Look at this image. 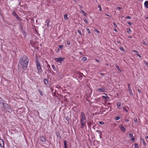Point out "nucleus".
<instances>
[{
    "label": "nucleus",
    "mask_w": 148,
    "mask_h": 148,
    "mask_svg": "<svg viewBox=\"0 0 148 148\" xmlns=\"http://www.w3.org/2000/svg\"><path fill=\"white\" fill-rule=\"evenodd\" d=\"M80 118V123L81 124V128L82 129H84V128H86L87 120L85 115L83 112H81Z\"/></svg>",
    "instance_id": "1"
},
{
    "label": "nucleus",
    "mask_w": 148,
    "mask_h": 148,
    "mask_svg": "<svg viewBox=\"0 0 148 148\" xmlns=\"http://www.w3.org/2000/svg\"><path fill=\"white\" fill-rule=\"evenodd\" d=\"M19 63L22 65L24 69H25L28 65L27 57L25 56H23L21 58Z\"/></svg>",
    "instance_id": "2"
},
{
    "label": "nucleus",
    "mask_w": 148,
    "mask_h": 148,
    "mask_svg": "<svg viewBox=\"0 0 148 148\" xmlns=\"http://www.w3.org/2000/svg\"><path fill=\"white\" fill-rule=\"evenodd\" d=\"M36 68L38 73H41L42 72V69L40 63L38 59L36 60Z\"/></svg>",
    "instance_id": "3"
},
{
    "label": "nucleus",
    "mask_w": 148,
    "mask_h": 148,
    "mask_svg": "<svg viewBox=\"0 0 148 148\" xmlns=\"http://www.w3.org/2000/svg\"><path fill=\"white\" fill-rule=\"evenodd\" d=\"M64 59V58L62 57H60L58 58H55L54 59L57 62L60 63H62V61Z\"/></svg>",
    "instance_id": "4"
},
{
    "label": "nucleus",
    "mask_w": 148,
    "mask_h": 148,
    "mask_svg": "<svg viewBox=\"0 0 148 148\" xmlns=\"http://www.w3.org/2000/svg\"><path fill=\"white\" fill-rule=\"evenodd\" d=\"M119 128L120 129L121 131L123 132L124 133L126 131L125 128L123 126L122 124H121L119 126Z\"/></svg>",
    "instance_id": "5"
},
{
    "label": "nucleus",
    "mask_w": 148,
    "mask_h": 148,
    "mask_svg": "<svg viewBox=\"0 0 148 148\" xmlns=\"http://www.w3.org/2000/svg\"><path fill=\"white\" fill-rule=\"evenodd\" d=\"M97 91L104 92H105V89L104 87H102L100 88H98L97 89Z\"/></svg>",
    "instance_id": "6"
},
{
    "label": "nucleus",
    "mask_w": 148,
    "mask_h": 148,
    "mask_svg": "<svg viewBox=\"0 0 148 148\" xmlns=\"http://www.w3.org/2000/svg\"><path fill=\"white\" fill-rule=\"evenodd\" d=\"M0 146L1 147H4V143L3 140L1 139H0Z\"/></svg>",
    "instance_id": "7"
},
{
    "label": "nucleus",
    "mask_w": 148,
    "mask_h": 148,
    "mask_svg": "<svg viewBox=\"0 0 148 148\" xmlns=\"http://www.w3.org/2000/svg\"><path fill=\"white\" fill-rule=\"evenodd\" d=\"M0 104L3 105V107L6 108L5 106H4V101L1 97H0Z\"/></svg>",
    "instance_id": "8"
},
{
    "label": "nucleus",
    "mask_w": 148,
    "mask_h": 148,
    "mask_svg": "<svg viewBox=\"0 0 148 148\" xmlns=\"http://www.w3.org/2000/svg\"><path fill=\"white\" fill-rule=\"evenodd\" d=\"M103 95H105L106 96L103 95L102 96V97L104 99L106 100H107V99H109V97L107 96V95L106 94L104 93L103 94Z\"/></svg>",
    "instance_id": "9"
},
{
    "label": "nucleus",
    "mask_w": 148,
    "mask_h": 148,
    "mask_svg": "<svg viewBox=\"0 0 148 148\" xmlns=\"http://www.w3.org/2000/svg\"><path fill=\"white\" fill-rule=\"evenodd\" d=\"M50 21L49 20V19H47L46 22H45V25H47V27H49V23L50 22Z\"/></svg>",
    "instance_id": "10"
},
{
    "label": "nucleus",
    "mask_w": 148,
    "mask_h": 148,
    "mask_svg": "<svg viewBox=\"0 0 148 148\" xmlns=\"http://www.w3.org/2000/svg\"><path fill=\"white\" fill-rule=\"evenodd\" d=\"M40 138L41 141L43 142H45L46 141V139L44 136H41L40 137Z\"/></svg>",
    "instance_id": "11"
},
{
    "label": "nucleus",
    "mask_w": 148,
    "mask_h": 148,
    "mask_svg": "<svg viewBox=\"0 0 148 148\" xmlns=\"http://www.w3.org/2000/svg\"><path fill=\"white\" fill-rule=\"evenodd\" d=\"M96 131L97 132H99V137L100 138H101V136L102 134V132L100 130H96Z\"/></svg>",
    "instance_id": "12"
},
{
    "label": "nucleus",
    "mask_w": 148,
    "mask_h": 148,
    "mask_svg": "<svg viewBox=\"0 0 148 148\" xmlns=\"http://www.w3.org/2000/svg\"><path fill=\"white\" fill-rule=\"evenodd\" d=\"M64 19L65 20H67L68 19V14H65L64 15Z\"/></svg>",
    "instance_id": "13"
},
{
    "label": "nucleus",
    "mask_w": 148,
    "mask_h": 148,
    "mask_svg": "<svg viewBox=\"0 0 148 148\" xmlns=\"http://www.w3.org/2000/svg\"><path fill=\"white\" fill-rule=\"evenodd\" d=\"M144 5L145 8H148V1H145L144 3Z\"/></svg>",
    "instance_id": "14"
},
{
    "label": "nucleus",
    "mask_w": 148,
    "mask_h": 148,
    "mask_svg": "<svg viewBox=\"0 0 148 148\" xmlns=\"http://www.w3.org/2000/svg\"><path fill=\"white\" fill-rule=\"evenodd\" d=\"M6 110L7 111L10 113L12 111V110L9 107L6 108Z\"/></svg>",
    "instance_id": "15"
},
{
    "label": "nucleus",
    "mask_w": 148,
    "mask_h": 148,
    "mask_svg": "<svg viewBox=\"0 0 148 148\" xmlns=\"http://www.w3.org/2000/svg\"><path fill=\"white\" fill-rule=\"evenodd\" d=\"M121 103L120 102H118L117 103V108L119 109H121L120 107L121 106Z\"/></svg>",
    "instance_id": "16"
},
{
    "label": "nucleus",
    "mask_w": 148,
    "mask_h": 148,
    "mask_svg": "<svg viewBox=\"0 0 148 148\" xmlns=\"http://www.w3.org/2000/svg\"><path fill=\"white\" fill-rule=\"evenodd\" d=\"M141 140H142V142H143V145H146V143H145V142L144 139V138H141Z\"/></svg>",
    "instance_id": "17"
},
{
    "label": "nucleus",
    "mask_w": 148,
    "mask_h": 148,
    "mask_svg": "<svg viewBox=\"0 0 148 148\" xmlns=\"http://www.w3.org/2000/svg\"><path fill=\"white\" fill-rule=\"evenodd\" d=\"M127 32L128 34H130L132 31L130 28H128L127 29Z\"/></svg>",
    "instance_id": "18"
},
{
    "label": "nucleus",
    "mask_w": 148,
    "mask_h": 148,
    "mask_svg": "<svg viewBox=\"0 0 148 148\" xmlns=\"http://www.w3.org/2000/svg\"><path fill=\"white\" fill-rule=\"evenodd\" d=\"M64 144L65 148H68L67 146L66 142V140L64 141Z\"/></svg>",
    "instance_id": "19"
},
{
    "label": "nucleus",
    "mask_w": 148,
    "mask_h": 148,
    "mask_svg": "<svg viewBox=\"0 0 148 148\" xmlns=\"http://www.w3.org/2000/svg\"><path fill=\"white\" fill-rule=\"evenodd\" d=\"M129 91V93L130 95L131 96L133 95V94L132 92V90L131 89L128 90Z\"/></svg>",
    "instance_id": "20"
},
{
    "label": "nucleus",
    "mask_w": 148,
    "mask_h": 148,
    "mask_svg": "<svg viewBox=\"0 0 148 148\" xmlns=\"http://www.w3.org/2000/svg\"><path fill=\"white\" fill-rule=\"evenodd\" d=\"M15 17H16V18L18 20V21H20V18L19 17V16L16 14V16H15Z\"/></svg>",
    "instance_id": "21"
},
{
    "label": "nucleus",
    "mask_w": 148,
    "mask_h": 148,
    "mask_svg": "<svg viewBox=\"0 0 148 148\" xmlns=\"http://www.w3.org/2000/svg\"><path fill=\"white\" fill-rule=\"evenodd\" d=\"M116 68L119 71H120V72H121V73L122 72L119 69V67L118 65H116Z\"/></svg>",
    "instance_id": "22"
},
{
    "label": "nucleus",
    "mask_w": 148,
    "mask_h": 148,
    "mask_svg": "<svg viewBox=\"0 0 148 148\" xmlns=\"http://www.w3.org/2000/svg\"><path fill=\"white\" fill-rule=\"evenodd\" d=\"M38 92L41 96H42L43 95V94L42 91L40 90H38Z\"/></svg>",
    "instance_id": "23"
},
{
    "label": "nucleus",
    "mask_w": 148,
    "mask_h": 148,
    "mask_svg": "<svg viewBox=\"0 0 148 148\" xmlns=\"http://www.w3.org/2000/svg\"><path fill=\"white\" fill-rule=\"evenodd\" d=\"M87 60V58L86 57H83L82 58L81 60L84 61H85Z\"/></svg>",
    "instance_id": "24"
},
{
    "label": "nucleus",
    "mask_w": 148,
    "mask_h": 148,
    "mask_svg": "<svg viewBox=\"0 0 148 148\" xmlns=\"http://www.w3.org/2000/svg\"><path fill=\"white\" fill-rule=\"evenodd\" d=\"M66 120L69 122L70 119L69 118L68 116H66L65 117Z\"/></svg>",
    "instance_id": "25"
},
{
    "label": "nucleus",
    "mask_w": 148,
    "mask_h": 148,
    "mask_svg": "<svg viewBox=\"0 0 148 148\" xmlns=\"http://www.w3.org/2000/svg\"><path fill=\"white\" fill-rule=\"evenodd\" d=\"M52 69H53L54 71H56V68L55 67V66L54 65H52Z\"/></svg>",
    "instance_id": "26"
},
{
    "label": "nucleus",
    "mask_w": 148,
    "mask_h": 148,
    "mask_svg": "<svg viewBox=\"0 0 148 148\" xmlns=\"http://www.w3.org/2000/svg\"><path fill=\"white\" fill-rule=\"evenodd\" d=\"M44 82L45 84H48V81L47 79H45L44 80Z\"/></svg>",
    "instance_id": "27"
},
{
    "label": "nucleus",
    "mask_w": 148,
    "mask_h": 148,
    "mask_svg": "<svg viewBox=\"0 0 148 148\" xmlns=\"http://www.w3.org/2000/svg\"><path fill=\"white\" fill-rule=\"evenodd\" d=\"M98 8H99V10L100 11H101L102 10L101 8V6L100 5H98Z\"/></svg>",
    "instance_id": "28"
},
{
    "label": "nucleus",
    "mask_w": 148,
    "mask_h": 148,
    "mask_svg": "<svg viewBox=\"0 0 148 148\" xmlns=\"http://www.w3.org/2000/svg\"><path fill=\"white\" fill-rule=\"evenodd\" d=\"M78 32V33L81 35V36H82V34L81 32V31L79 30H78L77 31Z\"/></svg>",
    "instance_id": "29"
},
{
    "label": "nucleus",
    "mask_w": 148,
    "mask_h": 148,
    "mask_svg": "<svg viewBox=\"0 0 148 148\" xmlns=\"http://www.w3.org/2000/svg\"><path fill=\"white\" fill-rule=\"evenodd\" d=\"M134 120L136 123L138 122V120L137 118H135L134 119Z\"/></svg>",
    "instance_id": "30"
},
{
    "label": "nucleus",
    "mask_w": 148,
    "mask_h": 148,
    "mask_svg": "<svg viewBox=\"0 0 148 148\" xmlns=\"http://www.w3.org/2000/svg\"><path fill=\"white\" fill-rule=\"evenodd\" d=\"M120 118V116H117L115 118V119L116 120H118Z\"/></svg>",
    "instance_id": "31"
},
{
    "label": "nucleus",
    "mask_w": 148,
    "mask_h": 148,
    "mask_svg": "<svg viewBox=\"0 0 148 148\" xmlns=\"http://www.w3.org/2000/svg\"><path fill=\"white\" fill-rule=\"evenodd\" d=\"M99 123L101 125H104L105 123L103 121H99Z\"/></svg>",
    "instance_id": "32"
},
{
    "label": "nucleus",
    "mask_w": 148,
    "mask_h": 148,
    "mask_svg": "<svg viewBox=\"0 0 148 148\" xmlns=\"http://www.w3.org/2000/svg\"><path fill=\"white\" fill-rule=\"evenodd\" d=\"M12 14L14 16L17 14L15 11H13L12 13Z\"/></svg>",
    "instance_id": "33"
},
{
    "label": "nucleus",
    "mask_w": 148,
    "mask_h": 148,
    "mask_svg": "<svg viewBox=\"0 0 148 148\" xmlns=\"http://www.w3.org/2000/svg\"><path fill=\"white\" fill-rule=\"evenodd\" d=\"M120 49H121V50L123 51H125L124 48L122 47H120Z\"/></svg>",
    "instance_id": "34"
},
{
    "label": "nucleus",
    "mask_w": 148,
    "mask_h": 148,
    "mask_svg": "<svg viewBox=\"0 0 148 148\" xmlns=\"http://www.w3.org/2000/svg\"><path fill=\"white\" fill-rule=\"evenodd\" d=\"M129 136L130 138H132L133 137V134L132 133L130 134Z\"/></svg>",
    "instance_id": "35"
},
{
    "label": "nucleus",
    "mask_w": 148,
    "mask_h": 148,
    "mask_svg": "<svg viewBox=\"0 0 148 148\" xmlns=\"http://www.w3.org/2000/svg\"><path fill=\"white\" fill-rule=\"evenodd\" d=\"M59 49H62L63 47V45H60L59 46Z\"/></svg>",
    "instance_id": "36"
},
{
    "label": "nucleus",
    "mask_w": 148,
    "mask_h": 148,
    "mask_svg": "<svg viewBox=\"0 0 148 148\" xmlns=\"http://www.w3.org/2000/svg\"><path fill=\"white\" fill-rule=\"evenodd\" d=\"M86 29L87 30L88 33H89V34L90 33V30L89 29L87 28Z\"/></svg>",
    "instance_id": "37"
},
{
    "label": "nucleus",
    "mask_w": 148,
    "mask_h": 148,
    "mask_svg": "<svg viewBox=\"0 0 148 148\" xmlns=\"http://www.w3.org/2000/svg\"><path fill=\"white\" fill-rule=\"evenodd\" d=\"M128 90L131 89V88L130 86V84H129L128 85Z\"/></svg>",
    "instance_id": "38"
},
{
    "label": "nucleus",
    "mask_w": 148,
    "mask_h": 148,
    "mask_svg": "<svg viewBox=\"0 0 148 148\" xmlns=\"http://www.w3.org/2000/svg\"><path fill=\"white\" fill-rule=\"evenodd\" d=\"M134 145L135 148H138V145L137 144H135Z\"/></svg>",
    "instance_id": "39"
},
{
    "label": "nucleus",
    "mask_w": 148,
    "mask_h": 148,
    "mask_svg": "<svg viewBox=\"0 0 148 148\" xmlns=\"http://www.w3.org/2000/svg\"><path fill=\"white\" fill-rule=\"evenodd\" d=\"M94 31H95V32H97V33H99V32L98 30H97V29H95Z\"/></svg>",
    "instance_id": "40"
},
{
    "label": "nucleus",
    "mask_w": 148,
    "mask_h": 148,
    "mask_svg": "<svg viewBox=\"0 0 148 148\" xmlns=\"http://www.w3.org/2000/svg\"><path fill=\"white\" fill-rule=\"evenodd\" d=\"M67 44L68 45H69L70 44V42L69 41H67Z\"/></svg>",
    "instance_id": "41"
},
{
    "label": "nucleus",
    "mask_w": 148,
    "mask_h": 148,
    "mask_svg": "<svg viewBox=\"0 0 148 148\" xmlns=\"http://www.w3.org/2000/svg\"><path fill=\"white\" fill-rule=\"evenodd\" d=\"M80 12L82 13L83 14H84L85 12L83 10H80Z\"/></svg>",
    "instance_id": "42"
},
{
    "label": "nucleus",
    "mask_w": 148,
    "mask_h": 148,
    "mask_svg": "<svg viewBox=\"0 0 148 148\" xmlns=\"http://www.w3.org/2000/svg\"><path fill=\"white\" fill-rule=\"evenodd\" d=\"M126 18L128 19H131V17L130 16H127L126 17Z\"/></svg>",
    "instance_id": "43"
},
{
    "label": "nucleus",
    "mask_w": 148,
    "mask_h": 148,
    "mask_svg": "<svg viewBox=\"0 0 148 148\" xmlns=\"http://www.w3.org/2000/svg\"><path fill=\"white\" fill-rule=\"evenodd\" d=\"M84 20L85 23H88V22L87 21V20H86V19L84 18Z\"/></svg>",
    "instance_id": "44"
},
{
    "label": "nucleus",
    "mask_w": 148,
    "mask_h": 148,
    "mask_svg": "<svg viewBox=\"0 0 148 148\" xmlns=\"http://www.w3.org/2000/svg\"><path fill=\"white\" fill-rule=\"evenodd\" d=\"M113 24L114 25V27H117V26L116 23H113Z\"/></svg>",
    "instance_id": "45"
},
{
    "label": "nucleus",
    "mask_w": 148,
    "mask_h": 148,
    "mask_svg": "<svg viewBox=\"0 0 148 148\" xmlns=\"http://www.w3.org/2000/svg\"><path fill=\"white\" fill-rule=\"evenodd\" d=\"M117 9H118L119 10H120V9H122V8L119 7H118L117 8Z\"/></svg>",
    "instance_id": "46"
},
{
    "label": "nucleus",
    "mask_w": 148,
    "mask_h": 148,
    "mask_svg": "<svg viewBox=\"0 0 148 148\" xmlns=\"http://www.w3.org/2000/svg\"><path fill=\"white\" fill-rule=\"evenodd\" d=\"M142 43L143 44L145 45H147V44L145 41H143Z\"/></svg>",
    "instance_id": "47"
},
{
    "label": "nucleus",
    "mask_w": 148,
    "mask_h": 148,
    "mask_svg": "<svg viewBox=\"0 0 148 148\" xmlns=\"http://www.w3.org/2000/svg\"><path fill=\"white\" fill-rule=\"evenodd\" d=\"M123 109L125 111H126L127 112H128V111L125 108V107H124L123 108Z\"/></svg>",
    "instance_id": "48"
},
{
    "label": "nucleus",
    "mask_w": 148,
    "mask_h": 148,
    "mask_svg": "<svg viewBox=\"0 0 148 148\" xmlns=\"http://www.w3.org/2000/svg\"><path fill=\"white\" fill-rule=\"evenodd\" d=\"M133 52L136 53H138V51H137L135 50H134L133 51Z\"/></svg>",
    "instance_id": "49"
},
{
    "label": "nucleus",
    "mask_w": 148,
    "mask_h": 148,
    "mask_svg": "<svg viewBox=\"0 0 148 148\" xmlns=\"http://www.w3.org/2000/svg\"><path fill=\"white\" fill-rule=\"evenodd\" d=\"M100 74L102 76H103L104 75V74L102 73H100Z\"/></svg>",
    "instance_id": "50"
},
{
    "label": "nucleus",
    "mask_w": 148,
    "mask_h": 148,
    "mask_svg": "<svg viewBox=\"0 0 148 148\" xmlns=\"http://www.w3.org/2000/svg\"><path fill=\"white\" fill-rule=\"evenodd\" d=\"M138 91L139 93H141V90L140 89H138Z\"/></svg>",
    "instance_id": "51"
},
{
    "label": "nucleus",
    "mask_w": 148,
    "mask_h": 148,
    "mask_svg": "<svg viewBox=\"0 0 148 148\" xmlns=\"http://www.w3.org/2000/svg\"><path fill=\"white\" fill-rule=\"evenodd\" d=\"M79 7L80 8H83V7H82V6H81V5H79Z\"/></svg>",
    "instance_id": "52"
},
{
    "label": "nucleus",
    "mask_w": 148,
    "mask_h": 148,
    "mask_svg": "<svg viewBox=\"0 0 148 148\" xmlns=\"http://www.w3.org/2000/svg\"><path fill=\"white\" fill-rule=\"evenodd\" d=\"M125 121H126V122H128L129 121V120L128 119H125Z\"/></svg>",
    "instance_id": "53"
},
{
    "label": "nucleus",
    "mask_w": 148,
    "mask_h": 148,
    "mask_svg": "<svg viewBox=\"0 0 148 148\" xmlns=\"http://www.w3.org/2000/svg\"><path fill=\"white\" fill-rule=\"evenodd\" d=\"M137 56H138V57H139L140 58L141 57V55L140 54H137Z\"/></svg>",
    "instance_id": "54"
},
{
    "label": "nucleus",
    "mask_w": 148,
    "mask_h": 148,
    "mask_svg": "<svg viewBox=\"0 0 148 148\" xmlns=\"http://www.w3.org/2000/svg\"><path fill=\"white\" fill-rule=\"evenodd\" d=\"M128 24L130 25H132V23L130 22H129L128 23Z\"/></svg>",
    "instance_id": "55"
},
{
    "label": "nucleus",
    "mask_w": 148,
    "mask_h": 148,
    "mask_svg": "<svg viewBox=\"0 0 148 148\" xmlns=\"http://www.w3.org/2000/svg\"><path fill=\"white\" fill-rule=\"evenodd\" d=\"M47 67H48L50 69H51L50 68V66L48 64L47 65Z\"/></svg>",
    "instance_id": "56"
},
{
    "label": "nucleus",
    "mask_w": 148,
    "mask_h": 148,
    "mask_svg": "<svg viewBox=\"0 0 148 148\" xmlns=\"http://www.w3.org/2000/svg\"><path fill=\"white\" fill-rule=\"evenodd\" d=\"M87 15L86 13V12H84V15L85 16H86Z\"/></svg>",
    "instance_id": "57"
},
{
    "label": "nucleus",
    "mask_w": 148,
    "mask_h": 148,
    "mask_svg": "<svg viewBox=\"0 0 148 148\" xmlns=\"http://www.w3.org/2000/svg\"><path fill=\"white\" fill-rule=\"evenodd\" d=\"M135 140V138H133L131 139L132 141H134Z\"/></svg>",
    "instance_id": "58"
},
{
    "label": "nucleus",
    "mask_w": 148,
    "mask_h": 148,
    "mask_svg": "<svg viewBox=\"0 0 148 148\" xmlns=\"http://www.w3.org/2000/svg\"><path fill=\"white\" fill-rule=\"evenodd\" d=\"M96 62H99V60H98L97 59H96Z\"/></svg>",
    "instance_id": "59"
},
{
    "label": "nucleus",
    "mask_w": 148,
    "mask_h": 148,
    "mask_svg": "<svg viewBox=\"0 0 148 148\" xmlns=\"http://www.w3.org/2000/svg\"><path fill=\"white\" fill-rule=\"evenodd\" d=\"M145 138L146 139H148V136H147L146 137H145Z\"/></svg>",
    "instance_id": "60"
},
{
    "label": "nucleus",
    "mask_w": 148,
    "mask_h": 148,
    "mask_svg": "<svg viewBox=\"0 0 148 148\" xmlns=\"http://www.w3.org/2000/svg\"><path fill=\"white\" fill-rule=\"evenodd\" d=\"M145 64L146 65L148 64V63L146 62H145Z\"/></svg>",
    "instance_id": "61"
},
{
    "label": "nucleus",
    "mask_w": 148,
    "mask_h": 148,
    "mask_svg": "<svg viewBox=\"0 0 148 148\" xmlns=\"http://www.w3.org/2000/svg\"><path fill=\"white\" fill-rule=\"evenodd\" d=\"M106 16H110L109 14H106Z\"/></svg>",
    "instance_id": "62"
},
{
    "label": "nucleus",
    "mask_w": 148,
    "mask_h": 148,
    "mask_svg": "<svg viewBox=\"0 0 148 148\" xmlns=\"http://www.w3.org/2000/svg\"><path fill=\"white\" fill-rule=\"evenodd\" d=\"M129 38H132V37L131 36H129Z\"/></svg>",
    "instance_id": "63"
},
{
    "label": "nucleus",
    "mask_w": 148,
    "mask_h": 148,
    "mask_svg": "<svg viewBox=\"0 0 148 148\" xmlns=\"http://www.w3.org/2000/svg\"><path fill=\"white\" fill-rule=\"evenodd\" d=\"M146 18L148 19V17H147Z\"/></svg>",
    "instance_id": "64"
}]
</instances>
